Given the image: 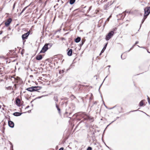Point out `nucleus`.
I'll use <instances>...</instances> for the list:
<instances>
[{
	"instance_id": "e433bc0d",
	"label": "nucleus",
	"mask_w": 150,
	"mask_h": 150,
	"mask_svg": "<svg viewBox=\"0 0 150 150\" xmlns=\"http://www.w3.org/2000/svg\"><path fill=\"white\" fill-rule=\"evenodd\" d=\"M107 76H106V77L105 78V79H104V80H105V79L107 78Z\"/></svg>"
},
{
	"instance_id": "a878e982",
	"label": "nucleus",
	"mask_w": 150,
	"mask_h": 150,
	"mask_svg": "<svg viewBox=\"0 0 150 150\" xmlns=\"http://www.w3.org/2000/svg\"><path fill=\"white\" fill-rule=\"evenodd\" d=\"M15 5H16V3H15L13 4V9H14V8H15Z\"/></svg>"
},
{
	"instance_id": "5701e85b",
	"label": "nucleus",
	"mask_w": 150,
	"mask_h": 150,
	"mask_svg": "<svg viewBox=\"0 0 150 150\" xmlns=\"http://www.w3.org/2000/svg\"><path fill=\"white\" fill-rule=\"evenodd\" d=\"M147 97L148 102L149 103V104H150V99L149 98V97L148 96H147Z\"/></svg>"
},
{
	"instance_id": "9b49d317",
	"label": "nucleus",
	"mask_w": 150,
	"mask_h": 150,
	"mask_svg": "<svg viewBox=\"0 0 150 150\" xmlns=\"http://www.w3.org/2000/svg\"><path fill=\"white\" fill-rule=\"evenodd\" d=\"M42 58V56L41 55H39L37 56L36 59L38 60H40Z\"/></svg>"
},
{
	"instance_id": "20e7f679",
	"label": "nucleus",
	"mask_w": 150,
	"mask_h": 150,
	"mask_svg": "<svg viewBox=\"0 0 150 150\" xmlns=\"http://www.w3.org/2000/svg\"><path fill=\"white\" fill-rule=\"evenodd\" d=\"M30 33V32H28L27 33H25L23 35H22V39L23 40H24L25 39H27L28 35H29Z\"/></svg>"
},
{
	"instance_id": "2eb2a0df",
	"label": "nucleus",
	"mask_w": 150,
	"mask_h": 150,
	"mask_svg": "<svg viewBox=\"0 0 150 150\" xmlns=\"http://www.w3.org/2000/svg\"><path fill=\"white\" fill-rule=\"evenodd\" d=\"M107 43L106 44H105V45L104 47L103 50H102L101 51V53H103L104 52V50H105L106 49L107 46Z\"/></svg>"
},
{
	"instance_id": "4c0bfd02",
	"label": "nucleus",
	"mask_w": 150,
	"mask_h": 150,
	"mask_svg": "<svg viewBox=\"0 0 150 150\" xmlns=\"http://www.w3.org/2000/svg\"><path fill=\"white\" fill-rule=\"evenodd\" d=\"M108 67H110V65L108 66Z\"/></svg>"
},
{
	"instance_id": "a211bd4d",
	"label": "nucleus",
	"mask_w": 150,
	"mask_h": 150,
	"mask_svg": "<svg viewBox=\"0 0 150 150\" xmlns=\"http://www.w3.org/2000/svg\"><path fill=\"white\" fill-rule=\"evenodd\" d=\"M28 6H27L25 7L22 10V11L21 13L20 14V15H21L22 13L28 7Z\"/></svg>"
},
{
	"instance_id": "2f4dec72",
	"label": "nucleus",
	"mask_w": 150,
	"mask_h": 150,
	"mask_svg": "<svg viewBox=\"0 0 150 150\" xmlns=\"http://www.w3.org/2000/svg\"><path fill=\"white\" fill-rule=\"evenodd\" d=\"M2 32H2V31H1L0 32V35H1V34H2Z\"/></svg>"
},
{
	"instance_id": "7ed1b4c3",
	"label": "nucleus",
	"mask_w": 150,
	"mask_h": 150,
	"mask_svg": "<svg viewBox=\"0 0 150 150\" xmlns=\"http://www.w3.org/2000/svg\"><path fill=\"white\" fill-rule=\"evenodd\" d=\"M114 33V32L113 31H111L110 32L106 35L105 39L106 40H109L113 35Z\"/></svg>"
},
{
	"instance_id": "c9c22d12",
	"label": "nucleus",
	"mask_w": 150,
	"mask_h": 150,
	"mask_svg": "<svg viewBox=\"0 0 150 150\" xmlns=\"http://www.w3.org/2000/svg\"><path fill=\"white\" fill-rule=\"evenodd\" d=\"M107 146V147H108V148H109V147L108 146Z\"/></svg>"
},
{
	"instance_id": "9d476101",
	"label": "nucleus",
	"mask_w": 150,
	"mask_h": 150,
	"mask_svg": "<svg viewBox=\"0 0 150 150\" xmlns=\"http://www.w3.org/2000/svg\"><path fill=\"white\" fill-rule=\"evenodd\" d=\"M13 115L16 116H19L21 115V113L19 112H15L13 113Z\"/></svg>"
},
{
	"instance_id": "6ab92c4d",
	"label": "nucleus",
	"mask_w": 150,
	"mask_h": 150,
	"mask_svg": "<svg viewBox=\"0 0 150 150\" xmlns=\"http://www.w3.org/2000/svg\"><path fill=\"white\" fill-rule=\"evenodd\" d=\"M146 18H147V16H144V18L142 20V23L141 24H142L143 23L144 21V20Z\"/></svg>"
},
{
	"instance_id": "4be33fe9",
	"label": "nucleus",
	"mask_w": 150,
	"mask_h": 150,
	"mask_svg": "<svg viewBox=\"0 0 150 150\" xmlns=\"http://www.w3.org/2000/svg\"><path fill=\"white\" fill-rule=\"evenodd\" d=\"M56 107H57V109L58 110L59 112H60V109L59 108V107H58V105L57 104H56Z\"/></svg>"
},
{
	"instance_id": "f257e3e1",
	"label": "nucleus",
	"mask_w": 150,
	"mask_h": 150,
	"mask_svg": "<svg viewBox=\"0 0 150 150\" xmlns=\"http://www.w3.org/2000/svg\"><path fill=\"white\" fill-rule=\"evenodd\" d=\"M50 46V47L52 46L51 44L48 43L46 44L42 47V50L40 51V53H44L48 49V46Z\"/></svg>"
},
{
	"instance_id": "c85d7f7f",
	"label": "nucleus",
	"mask_w": 150,
	"mask_h": 150,
	"mask_svg": "<svg viewBox=\"0 0 150 150\" xmlns=\"http://www.w3.org/2000/svg\"><path fill=\"white\" fill-rule=\"evenodd\" d=\"M139 43V41H137L136 42H135V44H138V43Z\"/></svg>"
},
{
	"instance_id": "393cba45",
	"label": "nucleus",
	"mask_w": 150,
	"mask_h": 150,
	"mask_svg": "<svg viewBox=\"0 0 150 150\" xmlns=\"http://www.w3.org/2000/svg\"><path fill=\"white\" fill-rule=\"evenodd\" d=\"M135 44H134V45L132 46V47L128 51V52H129L134 47V46H135Z\"/></svg>"
},
{
	"instance_id": "cd10ccee",
	"label": "nucleus",
	"mask_w": 150,
	"mask_h": 150,
	"mask_svg": "<svg viewBox=\"0 0 150 150\" xmlns=\"http://www.w3.org/2000/svg\"><path fill=\"white\" fill-rule=\"evenodd\" d=\"M10 144L11 145V148H12V149H13V145H12V144H11V142H10Z\"/></svg>"
},
{
	"instance_id": "ddd939ff",
	"label": "nucleus",
	"mask_w": 150,
	"mask_h": 150,
	"mask_svg": "<svg viewBox=\"0 0 150 150\" xmlns=\"http://www.w3.org/2000/svg\"><path fill=\"white\" fill-rule=\"evenodd\" d=\"M20 100L19 98H17L16 100V104L18 105L20 104Z\"/></svg>"
},
{
	"instance_id": "c756f323",
	"label": "nucleus",
	"mask_w": 150,
	"mask_h": 150,
	"mask_svg": "<svg viewBox=\"0 0 150 150\" xmlns=\"http://www.w3.org/2000/svg\"><path fill=\"white\" fill-rule=\"evenodd\" d=\"M91 6H90L89 7V11L91 8Z\"/></svg>"
},
{
	"instance_id": "37998d69",
	"label": "nucleus",
	"mask_w": 150,
	"mask_h": 150,
	"mask_svg": "<svg viewBox=\"0 0 150 150\" xmlns=\"http://www.w3.org/2000/svg\"><path fill=\"white\" fill-rule=\"evenodd\" d=\"M146 115H147L148 116V115L147 114H146Z\"/></svg>"
},
{
	"instance_id": "4468645a",
	"label": "nucleus",
	"mask_w": 150,
	"mask_h": 150,
	"mask_svg": "<svg viewBox=\"0 0 150 150\" xmlns=\"http://www.w3.org/2000/svg\"><path fill=\"white\" fill-rule=\"evenodd\" d=\"M81 39L80 37H78L75 39V41L77 43L80 41Z\"/></svg>"
},
{
	"instance_id": "473e14b6",
	"label": "nucleus",
	"mask_w": 150,
	"mask_h": 150,
	"mask_svg": "<svg viewBox=\"0 0 150 150\" xmlns=\"http://www.w3.org/2000/svg\"><path fill=\"white\" fill-rule=\"evenodd\" d=\"M121 58L122 59H124V58H122V55L121 56Z\"/></svg>"
},
{
	"instance_id": "39448f33",
	"label": "nucleus",
	"mask_w": 150,
	"mask_h": 150,
	"mask_svg": "<svg viewBox=\"0 0 150 150\" xmlns=\"http://www.w3.org/2000/svg\"><path fill=\"white\" fill-rule=\"evenodd\" d=\"M11 21L12 19L11 18L8 19L5 23V25L7 27L8 26Z\"/></svg>"
},
{
	"instance_id": "f03ea898",
	"label": "nucleus",
	"mask_w": 150,
	"mask_h": 150,
	"mask_svg": "<svg viewBox=\"0 0 150 150\" xmlns=\"http://www.w3.org/2000/svg\"><path fill=\"white\" fill-rule=\"evenodd\" d=\"M144 16H145L147 17L150 13V6L146 7L144 9Z\"/></svg>"
},
{
	"instance_id": "0eeeda50",
	"label": "nucleus",
	"mask_w": 150,
	"mask_h": 150,
	"mask_svg": "<svg viewBox=\"0 0 150 150\" xmlns=\"http://www.w3.org/2000/svg\"><path fill=\"white\" fill-rule=\"evenodd\" d=\"M33 91H37L40 89L41 87L40 86H33Z\"/></svg>"
},
{
	"instance_id": "dca6fc26",
	"label": "nucleus",
	"mask_w": 150,
	"mask_h": 150,
	"mask_svg": "<svg viewBox=\"0 0 150 150\" xmlns=\"http://www.w3.org/2000/svg\"><path fill=\"white\" fill-rule=\"evenodd\" d=\"M143 100H142L139 103V106H142L143 105L144 103H143Z\"/></svg>"
},
{
	"instance_id": "1a4fd4ad",
	"label": "nucleus",
	"mask_w": 150,
	"mask_h": 150,
	"mask_svg": "<svg viewBox=\"0 0 150 150\" xmlns=\"http://www.w3.org/2000/svg\"><path fill=\"white\" fill-rule=\"evenodd\" d=\"M82 116L83 117H84V119L86 120L89 118V116L85 114L84 113L82 115Z\"/></svg>"
},
{
	"instance_id": "f8f14e48",
	"label": "nucleus",
	"mask_w": 150,
	"mask_h": 150,
	"mask_svg": "<svg viewBox=\"0 0 150 150\" xmlns=\"http://www.w3.org/2000/svg\"><path fill=\"white\" fill-rule=\"evenodd\" d=\"M33 86H32L31 87L28 88L26 89V90L27 91H30V92H33Z\"/></svg>"
},
{
	"instance_id": "7c9ffc66",
	"label": "nucleus",
	"mask_w": 150,
	"mask_h": 150,
	"mask_svg": "<svg viewBox=\"0 0 150 150\" xmlns=\"http://www.w3.org/2000/svg\"><path fill=\"white\" fill-rule=\"evenodd\" d=\"M110 17H111V16H110L109 18H107V21H109V18Z\"/></svg>"
},
{
	"instance_id": "72a5a7b5",
	"label": "nucleus",
	"mask_w": 150,
	"mask_h": 150,
	"mask_svg": "<svg viewBox=\"0 0 150 150\" xmlns=\"http://www.w3.org/2000/svg\"><path fill=\"white\" fill-rule=\"evenodd\" d=\"M29 106H27V108H29Z\"/></svg>"
},
{
	"instance_id": "b1692460",
	"label": "nucleus",
	"mask_w": 150,
	"mask_h": 150,
	"mask_svg": "<svg viewBox=\"0 0 150 150\" xmlns=\"http://www.w3.org/2000/svg\"><path fill=\"white\" fill-rule=\"evenodd\" d=\"M92 148L91 147H88L86 150H91Z\"/></svg>"
},
{
	"instance_id": "f704fd0d",
	"label": "nucleus",
	"mask_w": 150,
	"mask_h": 150,
	"mask_svg": "<svg viewBox=\"0 0 150 150\" xmlns=\"http://www.w3.org/2000/svg\"><path fill=\"white\" fill-rule=\"evenodd\" d=\"M1 106L0 105V109L1 108Z\"/></svg>"
},
{
	"instance_id": "6e6552de",
	"label": "nucleus",
	"mask_w": 150,
	"mask_h": 150,
	"mask_svg": "<svg viewBox=\"0 0 150 150\" xmlns=\"http://www.w3.org/2000/svg\"><path fill=\"white\" fill-rule=\"evenodd\" d=\"M72 50L70 49L67 52V54L69 56H71L72 54Z\"/></svg>"
},
{
	"instance_id": "f3484780",
	"label": "nucleus",
	"mask_w": 150,
	"mask_h": 150,
	"mask_svg": "<svg viewBox=\"0 0 150 150\" xmlns=\"http://www.w3.org/2000/svg\"><path fill=\"white\" fill-rule=\"evenodd\" d=\"M75 1V0H70L69 2L70 4H72L74 3Z\"/></svg>"
},
{
	"instance_id": "58836bf2",
	"label": "nucleus",
	"mask_w": 150,
	"mask_h": 150,
	"mask_svg": "<svg viewBox=\"0 0 150 150\" xmlns=\"http://www.w3.org/2000/svg\"><path fill=\"white\" fill-rule=\"evenodd\" d=\"M137 111V110H136L133 111Z\"/></svg>"
},
{
	"instance_id": "423d86ee",
	"label": "nucleus",
	"mask_w": 150,
	"mask_h": 150,
	"mask_svg": "<svg viewBox=\"0 0 150 150\" xmlns=\"http://www.w3.org/2000/svg\"><path fill=\"white\" fill-rule=\"evenodd\" d=\"M8 125L11 128L13 127L14 126V123L12 121H8Z\"/></svg>"
},
{
	"instance_id": "aec40b11",
	"label": "nucleus",
	"mask_w": 150,
	"mask_h": 150,
	"mask_svg": "<svg viewBox=\"0 0 150 150\" xmlns=\"http://www.w3.org/2000/svg\"><path fill=\"white\" fill-rule=\"evenodd\" d=\"M146 18H147V16H144V18L142 20V23L141 24H142L143 23L144 21V20Z\"/></svg>"
},
{
	"instance_id": "a19ab883",
	"label": "nucleus",
	"mask_w": 150,
	"mask_h": 150,
	"mask_svg": "<svg viewBox=\"0 0 150 150\" xmlns=\"http://www.w3.org/2000/svg\"><path fill=\"white\" fill-rule=\"evenodd\" d=\"M138 47H140L139 45H137Z\"/></svg>"
},
{
	"instance_id": "bb28decb",
	"label": "nucleus",
	"mask_w": 150,
	"mask_h": 150,
	"mask_svg": "<svg viewBox=\"0 0 150 150\" xmlns=\"http://www.w3.org/2000/svg\"><path fill=\"white\" fill-rule=\"evenodd\" d=\"M64 148L63 147H62L60 148L59 150H63Z\"/></svg>"
},
{
	"instance_id": "79ce46f5",
	"label": "nucleus",
	"mask_w": 150,
	"mask_h": 150,
	"mask_svg": "<svg viewBox=\"0 0 150 150\" xmlns=\"http://www.w3.org/2000/svg\"><path fill=\"white\" fill-rule=\"evenodd\" d=\"M148 52L149 53H150V52H149L148 51Z\"/></svg>"
},
{
	"instance_id": "ea45409f",
	"label": "nucleus",
	"mask_w": 150,
	"mask_h": 150,
	"mask_svg": "<svg viewBox=\"0 0 150 150\" xmlns=\"http://www.w3.org/2000/svg\"><path fill=\"white\" fill-rule=\"evenodd\" d=\"M71 113H69V114L70 115V114H71Z\"/></svg>"
},
{
	"instance_id": "412c9836",
	"label": "nucleus",
	"mask_w": 150,
	"mask_h": 150,
	"mask_svg": "<svg viewBox=\"0 0 150 150\" xmlns=\"http://www.w3.org/2000/svg\"><path fill=\"white\" fill-rule=\"evenodd\" d=\"M64 69L62 70H60L59 71V73L61 74H63L64 72Z\"/></svg>"
}]
</instances>
